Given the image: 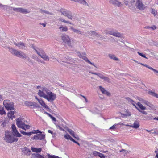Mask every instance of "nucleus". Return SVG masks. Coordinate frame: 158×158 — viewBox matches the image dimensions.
Segmentation results:
<instances>
[{
	"instance_id": "nucleus-1",
	"label": "nucleus",
	"mask_w": 158,
	"mask_h": 158,
	"mask_svg": "<svg viewBox=\"0 0 158 158\" xmlns=\"http://www.w3.org/2000/svg\"><path fill=\"white\" fill-rule=\"evenodd\" d=\"M18 138L12 136L11 135L9 134L8 131L5 132V136L4 140L8 143H12L15 142H17L18 140Z\"/></svg>"
},
{
	"instance_id": "nucleus-2",
	"label": "nucleus",
	"mask_w": 158,
	"mask_h": 158,
	"mask_svg": "<svg viewBox=\"0 0 158 158\" xmlns=\"http://www.w3.org/2000/svg\"><path fill=\"white\" fill-rule=\"evenodd\" d=\"M10 51L12 54L19 58L23 59L26 57V54L21 51H19L13 48H10Z\"/></svg>"
},
{
	"instance_id": "nucleus-3",
	"label": "nucleus",
	"mask_w": 158,
	"mask_h": 158,
	"mask_svg": "<svg viewBox=\"0 0 158 158\" xmlns=\"http://www.w3.org/2000/svg\"><path fill=\"white\" fill-rule=\"evenodd\" d=\"M114 31L113 29H107L104 31V32L106 35H110L118 37H121V34L120 33L118 32L117 31Z\"/></svg>"
},
{
	"instance_id": "nucleus-4",
	"label": "nucleus",
	"mask_w": 158,
	"mask_h": 158,
	"mask_svg": "<svg viewBox=\"0 0 158 158\" xmlns=\"http://www.w3.org/2000/svg\"><path fill=\"white\" fill-rule=\"evenodd\" d=\"M3 105L5 108L8 110L14 109V103L12 102H10L9 100H6L3 102Z\"/></svg>"
},
{
	"instance_id": "nucleus-5",
	"label": "nucleus",
	"mask_w": 158,
	"mask_h": 158,
	"mask_svg": "<svg viewBox=\"0 0 158 158\" xmlns=\"http://www.w3.org/2000/svg\"><path fill=\"white\" fill-rule=\"evenodd\" d=\"M47 95L45 96V98L50 102H53L56 98V95L52 92L50 91L47 93Z\"/></svg>"
},
{
	"instance_id": "nucleus-6",
	"label": "nucleus",
	"mask_w": 158,
	"mask_h": 158,
	"mask_svg": "<svg viewBox=\"0 0 158 158\" xmlns=\"http://www.w3.org/2000/svg\"><path fill=\"white\" fill-rule=\"evenodd\" d=\"M60 12L62 15L67 17L69 19L72 20L73 15L71 12L63 8L60 9Z\"/></svg>"
},
{
	"instance_id": "nucleus-7",
	"label": "nucleus",
	"mask_w": 158,
	"mask_h": 158,
	"mask_svg": "<svg viewBox=\"0 0 158 158\" xmlns=\"http://www.w3.org/2000/svg\"><path fill=\"white\" fill-rule=\"evenodd\" d=\"M61 40L63 42L67 44L69 46H71L70 39L69 37L65 34H63L61 36Z\"/></svg>"
},
{
	"instance_id": "nucleus-8",
	"label": "nucleus",
	"mask_w": 158,
	"mask_h": 158,
	"mask_svg": "<svg viewBox=\"0 0 158 158\" xmlns=\"http://www.w3.org/2000/svg\"><path fill=\"white\" fill-rule=\"evenodd\" d=\"M135 6L138 9L141 10H144L146 8L145 5L143 3L141 0H136Z\"/></svg>"
},
{
	"instance_id": "nucleus-9",
	"label": "nucleus",
	"mask_w": 158,
	"mask_h": 158,
	"mask_svg": "<svg viewBox=\"0 0 158 158\" xmlns=\"http://www.w3.org/2000/svg\"><path fill=\"white\" fill-rule=\"evenodd\" d=\"M13 10L14 11L20 12L22 14H27L30 12V11L26 9L23 8H13Z\"/></svg>"
},
{
	"instance_id": "nucleus-10",
	"label": "nucleus",
	"mask_w": 158,
	"mask_h": 158,
	"mask_svg": "<svg viewBox=\"0 0 158 158\" xmlns=\"http://www.w3.org/2000/svg\"><path fill=\"white\" fill-rule=\"evenodd\" d=\"M109 3L115 6L119 7L123 6V4L120 2L119 0H109Z\"/></svg>"
},
{
	"instance_id": "nucleus-11",
	"label": "nucleus",
	"mask_w": 158,
	"mask_h": 158,
	"mask_svg": "<svg viewBox=\"0 0 158 158\" xmlns=\"http://www.w3.org/2000/svg\"><path fill=\"white\" fill-rule=\"evenodd\" d=\"M12 129V132L13 135L16 137H21L22 136L18 132L16 129V127L14 124H13L11 126Z\"/></svg>"
},
{
	"instance_id": "nucleus-12",
	"label": "nucleus",
	"mask_w": 158,
	"mask_h": 158,
	"mask_svg": "<svg viewBox=\"0 0 158 158\" xmlns=\"http://www.w3.org/2000/svg\"><path fill=\"white\" fill-rule=\"evenodd\" d=\"M16 121V125L18 127L26 130V129H25V126H24L25 123L22 121L21 119L18 118Z\"/></svg>"
},
{
	"instance_id": "nucleus-13",
	"label": "nucleus",
	"mask_w": 158,
	"mask_h": 158,
	"mask_svg": "<svg viewBox=\"0 0 158 158\" xmlns=\"http://www.w3.org/2000/svg\"><path fill=\"white\" fill-rule=\"evenodd\" d=\"M25 105L28 106L29 107L31 106H33L31 107L32 108H34L35 107H39V105L34 102L26 101L25 102Z\"/></svg>"
},
{
	"instance_id": "nucleus-14",
	"label": "nucleus",
	"mask_w": 158,
	"mask_h": 158,
	"mask_svg": "<svg viewBox=\"0 0 158 158\" xmlns=\"http://www.w3.org/2000/svg\"><path fill=\"white\" fill-rule=\"evenodd\" d=\"M45 137L44 134H37L35 135L32 138V139H36L38 140H42L44 139Z\"/></svg>"
},
{
	"instance_id": "nucleus-15",
	"label": "nucleus",
	"mask_w": 158,
	"mask_h": 158,
	"mask_svg": "<svg viewBox=\"0 0 158 158\" xmlns=\"http://www.w3.org/2000/svg\"><path fill=\"white\" fill-rule=\"evenodd\" d=\"M22 151L27 156H29L31 152V150L27 147H25L21 149Z\"/></svg>"
},
{
	"instance_id": "nucleus-16",
	"label": "nucleus",
	"mask_w": 158,
	"mask_h": 158,
	"mask_svg": "<svg viewBox=\"0 0 158 158\" xmlns=\"http://www.w3.org/2000/svg\"><path fill=\"white\" fill-rule=\"evenodd\" d=\"M14 44L16 46L19 47L20 49H24V47H26L25 44L23 42H21L16 43H14Z\"/></svg>"
},
{
	"instance_id": "nucleus-17",
	"label": "nucleus",
	"mask_w": 158,
	"mask_h": 158,
	"mask_svg": "<svg viewBox=\"0 0 158 158\" xmlns=\"http://www.w3.org/2000/svg\"><path fill=\"white\" fill-rule=\"evenodd\" d=\"M37 53L44 60L46 61H48L49 60V57L46 55L45 53L44 54H40V52L38 51H36Z\"/></svg>"
},
{
	"instance_id": "nucleus-18",
	"label": "nucleus",
	"mask_w": 158,
	"mask_h": 158,
	"mask_svg": "<svg viewBox=\"0 0 158 158\" xmlns=\"http://www.w3.org/2000/svg\"><path fill=\"white\" fill-rule=\"evenodd\" d=\"M31 158H46L44 155H41L38 153H34L32 154Z\"/></svg>"
},
{
	"instance_id": "nucleus-19",
	"label": "nucleus",
	"mask_w": 158,
	"mask_h": 158,
	"mask_svg": "<svg viewBox=\"0 0 158 158\" xmlns=\"http://www.w3.org/2000/svg\"><path fill=\"white\" fill-rule=\"evenodd\" d=\"M74 1L76 2H78L80 4H83L88 6H89V4L85 0H74Z\"/></svg>"
},
{
	"instance_id": "nucleus-20",
	"label": "nucleus",
	"mask_w": 158,
	"mask_h": 158,
	"mask_svg": "<svg viewBox=\"0 0 158 158\" xmlns=\"http://www.w3.org/2000/svg\"><path fill=\"white\" fill-rule=\"evenodd\" d=\"M38 102L44 108L47 109H49L48 107L46 105L44 102L41 98H40V100H38Z\"/></svg>"
},
{
	"instance_id": "nucleus-21",
	"label": "nucleus",
	"mask_w": 158,
	"mask_h": 158,
	"mask_svg": "<svg viewBox=\"0 0 158 158\" xmlns=\"http://www.w3.org/2000/svg\"><path fill=\"white\" fill-rule=\"evenodd\" d=\"M126 99L128 101L131 103L137 109V108H139L138 107H137L135 105V102L133 101V100L131 99L129 97H126Z\"/></svg>"
},
{
	"instance_id": "nucleus-22",
	"label": "nucleus",
	"mask_w": 158,
	"mask_h": 158,
	"mask_svg": "<svg viewBox=\"0 0 158 158\" xmlns=\"http://www.w3.org/2000/svg\"><path fill=\"white\" fill-rule=\"evenodd\" d=\"M140 64L141 65H143V66H145V67H146L149 69L153 70L156 73H158V71H157V70H156L153 69V68H152L149 66L148 65H147V64H143L142 63H140Z\"/></svg>"
},
{
	"instance_id": "nucleus-23",
	"label": "nucleus",
	"mask_w": 158,
	"mask_h": 158,
	"mask_svg": "<svg viewBox=\"0 0 158 158\" xmlns=\"http://www.w3.org/2000/svg\"><path fill=\"white\" fill-rule=\"evenodd\" d=\"M144 118H146V119L148 120H151L152 119L156 120V117H154L151 114H149L148 115L145 116Z\"/></svg>"
},
{
	"instance_id": "nucleus-24",
	"label": "nucleus",
	"mask_w": 158,
	"mask_h": 158,
	"mask_svg": "<svg viewBox=\"0 0 158 158\" xmlns=\"http://www.w3.org/2000/svg\"><path fill=\"white\" fill-rule=\"evenodd\" d=\"M82 59L84 60L86 62H88V63H89L91 65H93L95 67H96L95 66V65L93 63H92L88 59V58L85 56L84 55L82 57Z\"/></svg>"
},
{
	"instance_id": "nucleus-25",
	"label": "nucleus",
	"mask_w": 158,
	"mask_h": 158,
	"mask_svg": "<svg viewBox=\"0 0 158 158\" xmlns=\"http://www.w3.org/2000/svg\"><path fill=\"white\" fill-rule=\"evenodd\" d=\"M108 56L110 58L113 59L115 61L119 60L118 58L116 57L114 55L110 54H109Z\"/></svg>"
},
{
	"instance_id": "nucleus-26",
	"label": "nucleus",
	"mask_w": 158,
	"mask_h": 158,
	"mask_svg": "<svg viewBox=\"0 0 158 158\" xmlns=\"http://www.w3.org/2000/svg\"><path fill=\"white\" fill-rule=\"evenodd\" d=\"M31 149L32 152H36V153H38V152H40L42 150V149L41 148H35L33 147H31Z\"/></svg>"
},
{
	"instance_id": "nucleus-27",
	"label": "nucleus",
	"mask_w": 158,
	"mask_h": 158,
	"mask_svg": "<svg viewBox=\"0 0 158 158\" xmlns=\"http://www.w3.org/2000/svg\"><path fill=\"white\" fill-rule=\"evenodd\" d=\"M70 28L71 30L73 31V32L76 33L77 34H79L81 35L82 34V33L81 31L74 28L73 27H70Z\"/></svg>"
},
{
	"instance_id": "nucleus-28",
	"label": "nucleus",
	"mask_w": 158,
	"mask_h": 158,
	"mask_svg": "<svg viewBox=\"0 0 158 158\" xmlns=\"http://www.w3.org/2000/svg\"><path fill=\"white\" fill-rule=\"evenodd\" d=\"M14 112L13 111H11L8 113V116L9 118L13 119V118H15V116L14 115Z\"/></svg>"
},
{
	"instance_id": "nucleus-29",
	"label": "nucleus",
	"mask_w": 158,
	"mask_h": 158,
	"mask_svg": "<svg viewBox=\"0 0 158 158\" xmlns=\"http://www.w3.org/2000/svg\"><path fill=\"white\" fill-rule=\"evenodd\" d=\"M140 125L139 123L136 121H135L133 125H132V127L135 129L138 128L139 127Z\"/></svg>"
},
{
	"instance_id": "nucleus-30",
	"label": "nucleus",
	"mask_w": 158,
	"mask_h": 158,
	"mask_svg": "<svg viewBox=\"0 0 158 158\" xmlns=\"http://www.w3.org/2000/svg\"><path fill=\"white\" fill-rule=\"evenodd\" d=\"M38 95L41 97H44L45 98V96L46 95V94L45 93L43 92L42 90H39L38 93Z\"/></svg>"
},
{
	"instance_id": "nucleus-31",
	"label": "nucleus",
	"mask_w": 158,
	"mask_h": 158,
	"mask_svg": "<svg viewBox=\"0 0 158 158\" xmlns=\"http://www.w3.org/2000/svg\"><path fill=\"white\" fill-rule=\"evenodd\" d=\"M61 32H66L68 31V27L66 26H61V27L59 28Z\"/></svg>"
},
{
	"instance_id": "nucleus-32",
	"label": "nucleus",
	"mask_w": 158,
	"mask_h": 158,
	"mask_svg": "<svg viewBox=\"0 0 158 158\" xmlns=\"http://www.w3.org/2000/svg\"><path fill=\"white\" fill-rule=\"evenodd\" d=\"M40 12L42 14L45 13L48 14H49L50 15H53V14L52 13V12H50L48 11H46L42 9H40Z\"/></svg>"
},
{
	"instance_id": "nucleus-33",
	"label": "nucleus",
	"mask_w": 158,
	"mask_h": 158,
	"mask_svg": "<svg viewBox=\"0 0 158 158\" xmlns=\"http://www.w3.org/2000/svg\"><path fill=\"white\" fill-rule=\"evenodd\" d=\"M148 94L151 95L156 97V98H158V94H157L152 91H149Z\"/></svg>"
},
{
	"instance_id": "nucleus-34",
	"label": "nucleus",
	"mask_w": 158,
	"mask_h": 158,
	"mask_svg": "<svg viewBox=\"0 0 158 158\" xmlns=\"http://www.w3.org/2000/svg\"><path fill=\"white\" fill-rule=\"evenodd\" d=\"M58 20L60 22H64V23H69V24H72L69 21H66L63 19L62 18H60Z\"/></svg>"
},
{
	"instance_id": "nucleus-35",
	"label": "nucleus",
	"mask_w": 158,
	"mask_h": 158,
	"mask_svg": "<svg viewBox=\"0 0 158 158\" xmlns=\"http://www.w3.org/2000/svg\"><path fill=\"white\" fill-rule=\"evenodd\" d=\"M101 79H103L105 81H107L108 82H110V79L108 77H106L104 75L101 77Z\"/></svg>"
},
{
	"instance_id": "nucleus-36",
	"label": "nucleus",
	"mask_w": 158,
	"mask_h": 158,
	"mask_svg": "<svg viewBox=\"0 0 158 158\" xmlns=\"http://www.w3.org/2000/svg\"><path fill=\"white\" fill-rule=\"evenodd\" d=\"M64 137L67 139H69L71 141H72L73 138L69 135L67 134L64 135Z\"/></svg>"
},
{
	"instance_id": "nucleus-37",
	"label": "nucleus",
	"mask_w": 158,
	"mask_h": 158,
	"mask_svg": "<svg viewBox=\"0 0 158 158\" xmlns=\"http://www.w3.org/2000/svg\"><path fill=\"white\" fill-rule=\"evenodd\" d=\"M0 114L1 115L6 114V112L4 110L3 107H2L0 110Z\"/></svg>"
},
{
	"instance_id": "nucleus-38",
	"label": "nucleus",
	"mask_w": 158,
	"mask_h": 158,
	"mask_svg": "<svg viewBox=\"0 0 158 158\" xmlns=\"http://www.w3.org/2000/svg\"><path fill=\"white\" fill-rule=\"evenodd\" d=\"M145 28H146V29H151L152 30H154L156 29V27L155 25H154L152 27L147 26L145 27Z\"/></svg>"
},
{
	"instance_id": "nucleus-39",
	"label": "nucleus",
	"mask_w": 158,
	"mask_h": 158,
	"mask_svg": "<svg viewBox=\"0 0 158 158\" xmlns=\"http://www.w3.org/2000/svg\"><path fill=\"white\" fill-rule=\"evenodd\" d=\"M67 130L70 133V134L72 135V136H73L75 134L74 132L73 131L70 129H68Z\"/></svg>"
},
{
	"instance_id": "nucleus-40",
	"label": "nucleus",
	"mask_w": 158,
	"mask_h": 158,
	"mask_svg": "<svg viewBox=\"0 0 158 158\" xmlns=\"http://www.w3.org/2000/svg\"><path fill=\"white\" fill-rule=\"evenodd\" d=\"M149 106L150 107V109L153 110H156V107L150 103Z\"/></svg>"
},
{
	"instance_id": "nucleus-41",
	"label": "nucleus",
	"mask_w": 158,
	"mask_h": 158,
	"mask_svg": "<svg viewBox=\"0 0 158 158\" xmlns=\"http://www.w3.org/2000/svg\"><path fill=\"white\" fill-rule=\"evenodd\" d=\"M95 36L96 37H99L100 38H102V39H105V38L104 37L102 36V35H101L100 34H98V33H96L95 35Z\"/></svg>"
},
{
	"instance_id": "nucleus-42",
	"label": "nucleus",
	"mask_w": 158,
	"mask_h": 158,
	"mask_svg": "<svg viewBox=\"0 0 158 158\" xmlns=\"http://www.w3.org/2000/svg\"><path fill=\"white\" fill-rule=\"evenodd\" d=\"M42 90L43 91V92H44V93L46 92L47 94V93L50 92L49 90L45 88H42Z\"/></svg>"
},
{
	"instance_id": "nucleus-43",
	"label": "nucleus",
	"mask_w": 158,
	"mask_h": 158,
	"mask_svg": "<svg viewBox=\"0 0 158 158\" xmlns=\"http://www.w3.org/2000/svg\"><path fill=\"white\" fill-rule=\"evenodd\" d=\"M32 132L33 134H37V133H40V134H42V132H41L40 131L37 130H34L33 131H32Z\"/></svg>"
},
{
	"instance_id": "nucleus-44",
	"label": "nucleus",
	"mask_w": 158,
	"mask_h": 158,
	"mask_svg": "<svg viewBox=\"0 0 158 158\" xmlns=\"http://www.w3.org/2000/svg\"><path fill=\"white\" fill-rule=\"evenodd\" d=\"M137 53L140 56H141L144 58L146 59H147L148 58L146 57L145 55L143 53H142L139 52H138Z\"/></svg>"
},
{
	"instance_id": "nucleus-45",
	"label": "nucleus",
	"mask_w": 158,
	"mask_h": 158,
	"mask_svg": "<svg viewBox=\"0 0 158 158\" xmlns=\"http://www.w3.org/2000/svg\"><path fill=\"white\" fill-rule=\"evenodd\" d=\"M137 110L139 112L142 113V114H144L145 115H147V113L146 112L144 111H142L139 108H137Z\"/></svg>"
},
{
	"instance_id": "nucleus-46",
	"label": "nucleus",
	"mask_w": 158,
	"mask_h": 158,
	"mask_svg": "<svg viewBox=\"0 0 158 158\" xmlns=\"http://www.w3.org/2000/svg\"><path fill=\"white\" fill-rule=\"evenodd\" d=\"M139 108V109L141 110H145L146 109V107L143 106L142 104H141L139 106H138Z\"/></svg>"
},
{
	"instance_id": "nucleus-47",
	"label": "nucleus",
	"mask_w": 158,
	"mask_h": 158,
	"mask_svg": "<svg viewBox=\"0 0 158 158\" xmlns=\"http://www.w3.org/2000/svg\"><path fill=\"white\" fill-rule=\"evenodd\" d=\"M93 154L94 156H98V155H99L100 152H98L96 151H94L93 152Z\"/></svg>"
},
{
	"instance_id": "nucleus-48",
	"label": "nucleus",
	"mask_w": 158,
	"mask_h": 158,
	"mask_svg": "<svg viewBox=\"0 0 158 158\" xmlns=\"http://www.w3.org/2000/svg\"><path fill=\"white\" fill-rule=\"evenodd\" d=\"M151 13L153 14L154 16H155L157 14V12L156 10L154 9H152V10Z\"/></svg>"
},
{
	"instance_id": "nucleus-49",
	"label": "nucleus",
	"mask_w": 158,
	"mask_h": 158,
	"mask_svg": "<svg viewBox=\"0 0 158 158\" xmlns=\"http://www.w3.org/2000/svg\"><path fill=\"white\" fill-rule=\"evenodd\" d=\"M137 99L139 101L141 102L142 103H144L145 101V100L142 99V98L139 97H137Z\"/></svg>"
},
{
	"instance_id": "nucleus-50",
	"label": "nucleus",
	"mask_w": 158,
	"mask_h": 158,
	"mask_svg": "<svg viewBox=\"0 0 158 158\" xmlns=\"http://www.w3.org/2000/svg\"><path fill=\"white\" fill-rule=\"evenodd\" d=\"M99 88L102 93H103L106 90L104 88L102 87V86H100L99 87Z\"/></svg>"
},
{
	"instance_id": "nucleus-51",
	"label": "nucleus",
	"mask_w": 158,
	"mask_h": 158,
	"mask_svg": "<svg viewBox=\"0 0 158 158\" xmlns=\"http://www.w3.org/2000/svg\"><path fill=\"white\" fill-rule=\"evenodd\" d=\"M130 0H123L125 5L126 6H128V3L129 2Z\"/></svg>"
},
{
	"instance_id": "nucleus-52",
	"label": "nucleus",
	"mask_w": 158,
	"mask_h": 158,
	"mask_svg": "<svg viewBox=\"0 0 158 158\" xmlns=\"http://www.w3.org/2000/svg\"><path fill=\"white\" fill-rule=\"evenodd\" d=\"M47 155L48 156V158H55L56 157V156L55 155H51L48 153L47 154Z\"/></svg>"
},
{
	"instance_id": "nucleus-53",
	"label": "nucleus",
	"mask_w": 158,
	"mask_h": 158,
	"mask_svg": "<svg viewBox=\"0 0 158 158\" xmlns=\"http://www.w3.org/2000/svg\"><path fill=\"white\" fill-rule=\"evenodd\" d=\"M103 94H106L107 96H109L110 95V94L109 93L107 90H106L103 93Z\"/></svg>"
},
{
	"instance_id": "nucleus-54",
	"label": "nucleus",
	"mask_w": 158,
	"mask_h": 158,
	"mask_svg": "<svg viewBox=\"0 0 158 158\" xmlns=\"http://www.w3.org/2000/svg\"><path fill=\"white\" fill-rule=\"evenodd\" d=\"M24 59H27L28 62H30L32 64V63L31 59L29 57L27 56L26 55V57Z\"/></svg>"
},
{
	"instance_id": "nucleus-55",
	"label": "nucleus",
	"mask_w": 158,
	"mask_h": 158,
	"mask_svg": "<svg viewBox=\"0 0 158 158\" xmlns=\"http://www.w3.org/2000/svg\"><path fill=\"white\" fill-rule=\"evenodd\" d=\"M33 133H32V131L31 132H26V134H25V135H27L29 136H30Z\"/></svg>"
},
{
	"instance_id": "nucleus-56",
	"label": "nucleus",
	"mask_w": 158,
	"mask_h": 158,
	"mask_svg": "<svg viewBox=\"0 0 158 158\" xmlns=\"http://www.w3.org/2000/svg\"><path fill=\"white\" fill-rule=\"evenodd\" d=\"M98 156L101 158H105L104 155L103 154L100 153H99L98 155Z\"/></svg>"
},
{
	"instance_id": "nucleus-57",
	"label": "nucleus",
	"mask_w": 158,
	"mask_h": 158,
	"mask_svg": "<svg viewBox=\"0 0 158 158\" xmlns=\"http://www.w3.org/2000/svg\"><path fill=\"white\" fill-rule=\"evenodd\" d=\"M117 124H114L113 126L110 127L109 128L110 129H112L114 130H115V127L117 125Z\"/></svg>"
},
{
	"instance_id": "nucleus-58",
	"label": "nucleus",
	"mask_w": 158,
	"mask_h": 158,
	"mask_svg": "<svg viewBox=\"0 0 158 158\" xmlns=\"http://www.w3.org/2000/svg\"><path fill=\"white\" fill-rule=\"evenodd\" d=\"M144 103L146 105H147V106H149V105L151 103L150 102H148L147 101L145 100L144 102Z\"/></svg>"
},
{
	"instance_id": "nucleus-59",
	"label": "nucleus",
	"mask_w": 158,
	"mask_h": 158,
	"mask_svg": "<svg viewBox=\"0 0 158 158\" xmlns=\"http://www.w3.org/2000/svg\"><path fill=\"white\" fill-rule=\"evenodd\" d=\"M85 34H86L85 36H88L89 35H91V31H88L85 33Z\"/></svg>"
},
{
	"instance_id": "nucleus-60",
	"label": "nucleus",
	"mask_w": 158,
	"mask_h": 158,
	"mask_svg": "<svg viewBox=\"0 0 158 158\" xmlns=\"http://www.w3.org/2000/svg\"><path fill=\"white\" fill-rule=\"evenodd\" d=\"M77 53L79 57L82 58V57L83 55H82L79 52H77Z\"/></svg>"
},
{
	"instance_id": "nucleus-61",
	"label": "nucleus",
	"mask_w": 158,
	"mask_h": 158,
	"mask_svg": "<svg viewBox=\"0 0 158 158\" xmlns=\"http://www.w3.org/2000/svg\"><path fill=\"white\" fill-rule=\"evenodd\" d=\"M39 51L40 52H39L40 53V54H44L45 53L44 51L42 49H40Z\"/></svg>"
},
{
	"instance_id": "nucleus-62",
	"label": "nucleus",
	"mask_w": 158,
	"mask_h": 158,
	"mask_svg": "<svg viewBox=\"0 0 158 158\" xmlns=\"http://www.w3.org/2000/svg\"><path fill=\"white\" fill-rule=\"evenodd\" d=\"M52 119V120L55 122H56V118L54 117H53L52 115L50 117Z\"/></svg>"
},
{
	"instance_id": "nucleus-63",
	"label": "nucleus",
	"mask_w": 158,
	"mask_h": 158,
	"mask_svg": "<svg viewBox=\"0 0 158 158\" xmlns=\"http://www.w3.org/2000/svg\"><path fill=\"white\" fill-rule=\"evenodd\" d=\"M91 35H94V36L95 35L97 32L95 31H91Z\"/></svg>"
},
{
	"instance_id": "nucleus-64",
	"label": "nucleus",
	"mask_w": 158,
	"mask_h": 158,
	"mask_svg": "<svg viewBox=\"0 0 158 158\" xmlns=\"http://www.w3.org/2000/svg\"><path fill=\"white\" fill-rule=\"evenodd\" d=\"M91 35H94V36L95 35L97 32L95 31H91Z\"/></svg>"
}]
</instances>
